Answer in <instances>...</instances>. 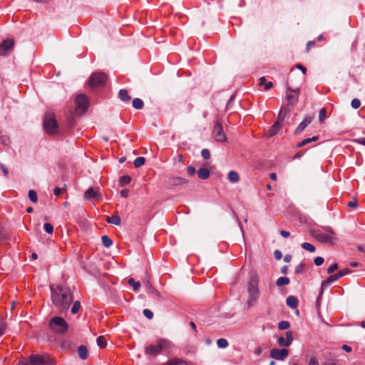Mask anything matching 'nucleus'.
Returning <instances> with one entry per match:
<instances>
[{"label":"nucleus","mask_w":365,"mask_h":365,"mask_svg":"<svg viewBox=\"0 0 365 365\" xmlns=\"http://www.w3.org/2000/svg\"><path fill=\"white\" fill-rule=\"evenodd\" d=\"M51 298L53 304L61 312L67 311L73 301L70 289L62 286L51 287Z\"/></svg>","instance_id":"nucleus-1"},{"label":"nucleus","mask_w":365,"mask_h":365,"mask_svg":"<svg viewBox=\"0 0 365 365\" xmlns=\"http://www.w3.org/2000/svg\"><path fill=\"white\" fill-rule=\"evenodd\" d=\"M311 235L319 242L323 243L332 244L336 240L335 233L329 227L324 228V231L320 230H313L311 231Z\"/></svg>","instance_id":"nucleus-2"},{"label":"nucleus","mask_w":365,"mask_h":365,"mask_svg":"<svg viewBox=\"0 0 365 365\" xmlns=\"http://www.w3.org/2000/svg\"><path fill=\"white\" fill-rule=\"evenodd\" d=\"M172 347V343L166 339H159L156 344H150L145 348V353L147 355H157L163 351L168 350Z\"/></svg>","instance_id":"nucleus-3"},{"label":"nucleus","mask_w":365,"mask_h":365,"mask_svg":"<svg viewBox=\"0 0 365 365\" xmlns=\"http://www.w3.org/2000/svg\"><path fill=\"white\" fill-rule=\"evenodd\" d=\"M50 329L58 334H63L68 330V324L60 317H52L48 322Z\"/></svg>","instance_id":"nucleus-4"},{"label":"nucleus","mask_w":365,"mask_h":365,"mask_svg":"<svg viewBox=\"0 0 365 365\" xmlns=\"http://www.w3.org/2000/svg\"><path fill=\"white\" fill-rule=\"evenodd\" d=\"M18 365H54V362L47 354H32L29 357V361H21Z\"/></svg>","instance_id":"nucleus-5"},{"label":"nucleus","mask_w":365,"mask_h":365,"mask_svg":"<svg viewBox=\"0 0 365 365\" xmlns=\"http://www.w3.org/2000/svg\"><path fill=\"white\" fill-rule=\"evenodd\" d=\"M45 131L49 135H55L58 133V123L54 119L53 114L46 115L43 121Z\"/></svg>","instance_id":"nucleus-6"},{"label":"nucleus","mask_w":365,"mask_h":365,"mask_svg":"<svg viewBox=\"0 0 365 365\" xmlns=\"http://www.w3.org/2000/svg\"><path fill=\"white\" fill-rule=\"evenodd\" d=\"M107 81V76L103 72L93 73L89 79L88 85L91 88L105 86Z\"/></svg>","instance_id":"nucleus-7"},{"label":"nucleus","mask_w":365,"mask_h":365,"mask_svg":"<svg viewBox=\"0 0 365 365\" xmlns=\"http://www.w3.org/2000/svg\"><path fill=\"white\" fill-rule=\"evenodd\" d=\"M75 113L78 115H82L88 109L89 103L87 97L84 94H79L76 96Z\"/></svg>","instance_id":"nucleus-8"},{"label":"nucleus","mask_w":365,"mask_h":365,"mask_svg":"<svg viewBox=\"0 0 365 365\" xmlns=\"http://www.w3.org/2000/svg\"><path fill=\"white\" fill-rule=\"evenodd\" d=\"M212 135L217 142H226L227 137L224 133L223 127L220 120H217L212 130Z\"/></svg>","instance_id":"nucleus-9"},{"label":"nucleus","mask_w":365,"mask_h":365,"mask_svg":"<svg viewBox=\"0 0 365 365\" xmlns=\"http://www.w3.org/2000/svg\"><path fill=\"white\" fill-rule=\"evenodd\" d=\"M248 292L250 294L249 303H251L252 301H255L259 295L257 277L255 276L252 277L249 283Z\"/></svg>","instance_id":"nucleus-10"},{"label":"nucleus","mask_w":365,"mask_h":365,"mask_svg":"<svg viewBox=\"0 0 365 365\" xmlns=\"http://www.w3.org/2000/svg\"><path fill=\"white\" fill-rule=\"evenodd\" d=\"M300 89H292L288 88L287 91L286 98L289 103L292 106H294L298 102Z\"/></svg>","instance_id":"nucleus-11"},{"label":"nucleus","mask_w":365,"mask_h":365,"mask_svg":"<svg viewBox=\"0 0 365 365\" xmlns=\"http://www.w3.org/2000/svg\"><path fill=\"white\" fill-rule=\"evenodd\" d=\"M289 355V351L286 349H272L270 350V357L276 360L282 361Z\"/></svg>","instance_id":"nucleus-12"},{"label":"nucleus","mask_w":365,"mask_h":365,"mask_svg":"<svg viewBox=\"0 0 365 365\" xmlns=\"http://www.w3.org/2000/svg\"><path fill=\"white\" fill-rule=\"evenodd\" d=\"M14 45V42L12 39L4 40L0 44V56L5 55L6 52L11 50Z\"/></svg>","instance_id":"nucleus-13"},{"label":"nucleus","mask_w":365,"mask_h":365,"mask_svg":"<svg viewBox=\"0 0 365 365\" xmlns=\"http://www.w3.org/2000/svg\"><path fill=\"white\" fill-rule=\"evenodd\" d=\"M84 197L88 200L96 199L98 201L101 200V195L98 190L93 187L88 188L84 193Z\"/></svg>","instance_id":"nucleus-14"},{"label":"nucleus","mask_w":365,"mask_h":365,"mask_svg":"<svg viewBox=\"0 0 365 365\" xmlns=\"http://www.w3.org/2000/svg\"><path fill=\"white\" fill-rule=\"evenodd\" d=\"M313 117H306L303 119V120L299 124L297 127L294 135H297L301 133L312 121Z\"/></svg>","instance_id":"nucleus-15"},{"label":"nucleus","mask_w":365,"mask_h":365,"mask_svg":"<svg viewBox=\"0 0 365 365\" xmlns=\"http://www.w3.org/2000/svg\"><path fill=\"white\" fill-rule=\"evenodd\" d=\"M188 180L181 177H173L170 179V183L173 186H182L186 185Z\"/></svg>","instance_id":"nucleus-16"},{"label":"nucleus","mask_w":365,"mask_h":365,"mask_svg":"<svg viewBox=\"0 0 365 365\" xmlns=\"http://www.w3.org/2000/svg\"><path fill=\"white\" fill-rule=\"evenodd\" d=\"M339 279V277H338V275H337V274H336H336H332V275H331V276H329V277L326 280H324V281H323V282H322V292L324 289H326L327 287H329V285L331 283H332V282H335V281L338 280Z\"/></svg>","instance_id":"nucleus-17"},{"label":"nucleus","mask_w":365,"mask_h":365,"mask_svg":"<svg viewBox=\"0 0 365 365\" xmlns=\"http://www.w3.org/2000/svg\"><path fill=\"white\" fill-rule=\"evenodd\" d=\"M286 303L292 309H295L298 306L299 301L294 296H289L286 299Z\"/></svg>","instance_id":"nucleus-18"},{"label":"nucleus","mask_w":365,"mask_h":365,"mask_svg":"<svg viewBox=\"0 0 365 365\" xmlns=\"http://www.w3.org/2000/svg\"><path fill=\"white\" fill-rule=\"evenodd\" d=\"M210 172L208 169L201 168L197 170V176L201 180H206L210 177Z\"/></svg>","instance_id":"nucleus-19"},{"label":"nucleus","mask_w":365,"mask_h":365,"mask_svg":"<svg viewBox=\"0 0 365 365\" xmlns=\"http://www.w3.org/2000/svg\"><path fill=\"white\" fill-rule=\"evenodd\" d=\"M78 353L81 359L85 360L88 358V349L86 346H84V345L80 346L78 349Z\"/></svg>","instance_id":"nucleus-20"},{"label":"nucleus","mask_w":365,"mask_h":365,"mask_svg":"<svg viewBox=\"0 0 365 365\" xmlns=\"http://www.w3.org/2000/svg\"><path fill=\"white\" fill-rule=\"evenodd\" d=\"M281 125H278L276 123H274V124L272 125V126L270 127L267 133V137H272L276 135L278 133V131L281 129Z\"/></svg>","instance_id":"nucleus-21"},{"label":"nucleus","mask_w":365,"mask_h":365,"mask_svg":"<svg viewBox=\"0 0 365 365\" xmlns=\"http://www.w3.org/2000/svg\"><path fill=\"white\" fill-rule=\"evenodd\" d=\"M318 140V137L317 136H313L312 138H305L302 141L298 143L296 145L297 148H302L304 145H306L307 144L309 143H312V142H315Z\"/></svg>","instance_id":"nucleus-22"},{"label":"nucleus","mask_w":365,"mask_h":365,"mask_svg":"<svg viewBox=\"0 0 365 365\" xmlns=\"http://www.w3.org/2000/svg\"><path fill=\"white\" fill-rule=\"evenodd\" d=\"M106 222L115 225H119L120 224V217L118 215H113L110 217H107Z\"/></svg>","instance_id":"nucleus-23"},{"label":"nucleus","mask_w":365,"mask_h":365,"mask_svg":"<svg viewBox=\"0 0 365 365\" xmlns=\"http://www.w3.org/2000/svg\"><path fill=\"white\" fill-rule=\"evenodd\" d=\"M286 115H287V111L282 108L279 110L277 118L274 123H276L278 125L282 126V124L286 117Z\"/></svg>","instance_id":"nucleus-24"},{"label":"nucleus","mask_w":365,"mask_h":365,"mask_svg":"<svg viewBox=\"0 0 365 365\" xmlns=\"http://www.w3.org/2000/svg\"><path fill=\"white\" fill-rule=\"evenodd\" d=\"M259 85L260 86H264V90L267 91L273 86V83L271 81L267 82L265 77H261L259 78Z\"/></svg>","instance_id":"nucleus-25"},{"label":"nucleus","mask_w":365,"mask_h":365,"mask_svg":"<svg viewBox=\"0 0 365 365\" xmlns=\"http://www.w3.org/2000/svg\"><path fill=\"white\" fill-rule=\"evenodd\" d=\"M228 179L231 182L235 183L240 180V177L237 172L232 170L228 173Z\"/></svg>","instance_id":"nucleus-26"},{"label":"nucleus","mask_w":365,"mask_h":365,"mask_svg":"<svg viewBox=\"0 0 365 365\" xmlns=\"http://www.w3.org/2000/svg\"><path fill=\"white\" fill-rule=\"evenodd\" d=\"M165 365H188L187 363L180 359H173L168 361Z\"/></svg>","instance_id":"nucleus-27"},{"label":"nucleus","mask_w":365,"mask_h":365,"mask_svg":"<svg viewBox=\"0 0 365 365\" xmlns=\"http://www.w3.org/2000/svg\"><path fill=\"white\" fill-rule=\"evenodd\" d=\"M119 98L123 101H128L130 99V96L128 95V91L126 89H120L118 93Z\"/></svg>","instance_id":"nucleus-28"},{"label":"nucleus","mask_w":365,"mask_h":365,"mask_svg":"<svg viewBox=\"0 0 365 365\" xmlns=\"http://www.w3.org/2000/svg\"><path fill=\"white\" fill-rule=\"evenodd\" d=\"M143 105H144L143 101L140 98H136L133 100V106L135 109L140 110V109L143 108Z\"/></svg>","instance_id":"nucleus-29"},{"label":"nucleus","mask_w":365,"mask_h":365,"mask_svg":"<svg viewBox=\"0 0 365 365\" xmlns=\"http://www.w3.org/2000/svg\"><path fill=\"white\" fill-rule=\"evenodd\" d=\"M102 243L106 247H109L113 244V240L107 235H103L101 237Z\"/></svg>","instance_id":"nucleus-30"},{"label":"nucleus","mask_w":365,"mask_h":365,"mask_svg":"<svg viewBox=\"0 0 365 365\" xmlns=\"http://www.w3.org/2000/svg\"><path fill=\"white\" fill-rule=\"evenodd\" d=\"M289 283V279L288 277H281L278 278V279L277 280V282H276V284L278 287L287 285Z\"/></svg>","instance_id":"nucleus-31"},{"label":"nucleus","mask_w":365,"mask_h":365,"mask_svg":"<svg viewBox=\"0 0 365 365\" xmlns=\"http://www.w3.org/2000/svg\"><path fill=\"white\" fill-rule=\"evenodd\" d=\"M129 285L133 287L134 291H138L140 289V284L139 282H135L133 278H130L128 281Z\"/></svg>","instance_id":"nucleus-32"},{"label":"nucleus","mask_w":365,"mask_h":365,"mask_svg":"<svg viewBox=\"0 0 365 365\" xmlns=\"http://www.w3.org/2000/svg\"><path fill=\"white\" fill-rule=\"evenodd\" d=\"M97 344L99 347L105 348L107 345V341L103 336H100L96 339Z\"/></svg>","instance_id":"nucleus-33"},{"label":"nucleus","mask_w":365,"mask_h":365,"mask_svg":"<svg viewBox=\"0 0 365 365\" xmlns=\"http://www.w3.org/2000/svg\"><path fill=\"white\" fill-rule=\"evenodd\" d=\"M131 181V178L128 175H124L120 178L119 184L120 186H124L129 184Z\"/></svg>","instance_id":"nucleus-34"},{"label":"nucleus","mask_w":365,"mask_h":365,"mask_svg":"<svg viewBox=\"0 0 365 365\" xmlns=\"http://www.w3.org/2000/svg\"><path fill=\"white\" fill-rule=\"evenodd\" d=\"M145 159L143 157H138L134 160V166L135 168H139L145 164Z\"/></svg>","instance_id":"nucleus-35"},{"label":"nucleus","mask_w":365,"mask_h":365,"mask_svg":"<svg viewBox=\"0 0 365 365\" xmlns=\"http://www.w3.org/2000/svg\"><path fill=\"white\" fill-rule=\"evenodd\" d=\"M29 198L34 203H36L37 202L38 197H37V194L35 190H30L29 191Z\"/></svg>","instance_id":"nucleus-36"},{"label":"nucleus","mask_w":365,"mask_h":365,"mask_svg":"<svg viewBox=\"0 0 365 365\" xmlns=\"http://www.w3.org/2000/svg\"><path fill=\"white\" fill-rule=\"evenodd\" d=\"M302 247L305 250H307L310 252H314L315 251V247L314 245H312V244L310 243H308V242H304L302 244Z\"/></svg>","instance_id":"nucleus-37"},{"label":"nucleus","mask_w":365,"mask_h":365,"mask_svg":"<svg viewBox=\"0 0 365 365\" xmlns=\"http://www.w3.org/2000/svg\"><path fill=\"white\" fill-rule=\"evenodd\" d=\"M217 344L218 347H220L221 349H225L228 346V342H227V339L221 338V339H217Z\"/></svg>","instance_id":"nucleus-38"},{"label":"nucleus","mask_w":365,"mask_h":365,"mask_svg":"<svg viewBox=\"0 0 365 365\" xmlns=\"http://www.w3.org/2000/svg\"><path fill=\"white\" fill-rule=\"evenodd\" d=\"M81 308V303L79 301H76L73 303V305L71 308V312L72 314H75L78 312L79 309Z\"/></svg>","instance_id":"nucleus-39"},{"label":"nucleus","mask_w":365,"mask_h":365,"mask_svg":"<svg viewBox=\"0 0 365 365\" xmlns=\"http://www.w3.org/2000/svg\"><path fill=\"white\" fill-rule=\"evenodd\" d=\"M289 323L287 321H282L278 324V328L282 330L287 329L289 327Z\"/></svg>","instance_id":"nucleus-40"},{"label":"nucleus","mask_w":365,"mask_h":365,"mask_svg":"<svg viewBox=\"0 0 365 365\" xmlns=\"http://www.w3.org/2000/svg\"><path fill=\"white\" fill-rule=\"evenodd\" d=\"M277 342L281 346H289L290 345V344L287 341L286 339L282 336L278 338Z\"/></svg>","instance_id":"nucleus-41"},{"label":"nucleus","mask_w":365,"mask_h":365,"mask_svg":"<svg viewBox=\"0 0 365 365\" xmlns=\"http://www.w3.org/2000/svg\"><path fill=\"white\" fill-rule=\"evenodd\" d=\"M326 113H327V110L325 108H322L320 109L319 110V120L320 121V123H323L325 118H326Z\"/></svg>","instance_id":"nucleus-42"},{"label":"nucleus","mask_w":365,"mask_h":365,"mask_svg":"<svg viewBox=\"0 0 365 365\" xmlns=\"http://www.w3.org/2000/svg\"><path fill=\"white\" fill-rule=\"evenodd\" d=\"M44 230L48 234H52L53 232V227L51 223H46L43 226Z\"/></svg>","instance_id":"nucleus-43"},{"label":"nucleus","mask_w":365,"mask_h":365,"mask_svg":"<svg viewBox=\"0 0 365 365\" xmlns=\"http://www.w3.org/2000/svg\"><path fill=\"white\" fill-rule=\"evenodd\" d=\"M351 107L354 109H357L361 106V102L358 98H354L351 102Z\"/></svg>","instance_id":"nucleus-44"},{"label":"nucleus","mask_w":365,"mask_h":365,"mask_svg":"<svg viewBox=\"0 0 365 365\" xmlns=\"http://www.w3.org/2000/svg\"><path fill=\"white\" fill-rule=\"evenodd\" d=\"M349 273H350V270L348 268H346V269H343L340 270L336 274H337L339 278H341V277L348 274Z\"/></svg>","instance_id":"nucleus-45"},{"label":"nucleus","mask_w":365,"mask_h":365,"mask_svg":"<svg viewBox=\"0 0 365 365\" xmlns=\"http://www.w3.org/2000/svg\"><path fill=\"white\" fill-rule=\"evenodd\" d=\"M1 143L5 145H8L10 143V139L6 135H1L0 137Z\"/></svg>","instance_id":"nucleus-46"},{"label":"nucleus","mask_w":365,"mask_h":365,"mask_svg":"<svg viewBox=\"0 0 365 365\" xmlns=\"http://www.w3.org/2000/svg\"><path fill=\"white\" fill-rule=\"evenodd\" d=\"M6 323L4 320L0 319V336L3 335L6 330Z\"/></svg>","instance_id":"nucleus-47"},{"label":"nucleus","mask_w":365,"mask_h":365,"mask_svg":"<svg viewBox=\"0 0 365 365\" xmlns=\"http://www.w3.org/2000/svg\"><path fill=\"white\" fill-rule=\"evenodd\" d=\"M337 269H338V264L337 263H334L333 264L330 265L327 268V272L329 274H331V273H333Z\"/></svg>","instance_id":"nucleus-48"},{"label":"nucleus","mask_w":365,"mask_h":365,"mask_svg":"<svg viewBox=\"0 0 365 365\" xmlns=\"http://www.w3.org/2000/svg\"><path fill=\"white\" fill-rule=\"evenodd\" d=\"M286 340L290 344L293 341L292 332L291 331H287V332H286Z\"/></svg>","instance_id":"nucleus-49"},{"label":"nucleus","mask_w":365,"mask_h":365,"mask_svg":"<svg viewBox=\"0 0 365 365\" xmlns=\"http://www.w3.org/2000/svg\"><path fill=\"white\" fill-rule=\"evenodd\" d=\"M143 314L146 318H148L149 319H151L153 317V312L148 309H145L143 310Z\"/></svg>","instance_id":"nucleus-50"},{"label":"nucleus","mask_w":365,"mask_h":365,"mask_svg":"<svg viewBox=\"0 0 365 365\" xmlns=\"http://www.w3.org/2000/svg\"><path fill=\"white\" fill-rule=\"evenodd\" d=\"M201 155L204 159H209L210 157V153L208 149H203L201 152Z\"/></svg>","instance_id":"nucleus-51"},{"label":"nucleus","mask_w":365,"mask_h":365,"mask_svg":"<svg viewBox=\"0 0 365 365\" xmlns=\"http://www.w3.org/2000/svg\"><path fill=\"white\" fill-rule=\"evenodd\" d=\"M308 365H319L318 359L316 356H312L308 362Z\"/></svg>","instance_id":"nucleus-52"},{"label":"nucleus","mask_w":365,"mask_h":365,"mask_svg":"<svg viewBox=\"0 0 365 365\" xmlns=\"http://www.w3.org/2000/svg\"><path fill=\"white\" fill-rule=\"evenodd\" d=\"M304 264L301 263V264H298L295 267V273H297V274L302 273L304 272Z\"/></svg>","instance_id":"nucleus-53"},{"label":"nucleus","mask_w":365,"mask_h":365,"mask_svg":"<svg viewBox=\"0 0 365 365\" xmlns=\"http://www.w3.org/2000/svg\"><path fill=\"white\" fill-rule=\"evenodd\" d=\"M322 365H341L336 361L334 359H329L324 361Z\"/></svg>","instance_id":"nucleus-54"},{"label":"nucleus","mask_w":365,"mask_h":365,"mask_svg":"<svg viewBox=\"0 0 365 365\" xmlns=\"http://www.w3.org/2000/svg\"><path fill=\"white\" fill-rule=\"evenodd\" d=\"M314 264L315 265L317 266H320L323 264L324 262V258L322 257H317L315 259H314Z\"/></svg>","instance_id":"nucleus-55"},{"label":"nucleus","mask_w":365,"mask_h":365,"mask_svg":"<svg viewBox=\"0 0 365 365\" xmlns=\"http://www.w3.org/2000/svg\"><path fill=\"white\" fill-rule=\"evenodd\" d=\"M187 170L188 175H190V176L194 175L195 173H196L195 168L192 165L188 166L187 168Z\"/></svg>","instance_id":"nucleus-56"},{"label":"nucleus","mask_w":365,"mask_h":365,"mask_svg":"<svg viewBox=\"0 0 365 365\" xmlns=\"http://www.w3.org/2000/svg\"><path fill=\"white\" fill-rule=\"evenodd\" d=\"M347 205L351 208H356L358 206L357 200L356 198L354 199L353 200L350 201Z\"/></svg>","instance_id":"nucleus-57"},{"label":"nucleus","mask_w":365,"mask_h":365,"mask_svg":"<svg viewBox=\"0 0 365 365\" xmlns=\"http://www.w3.org/2000/svg\"><path fill=\"white\" fill-rule=\"evenodd\" d=\"M353 141L354 143H358V144H361V145H365V137L364 138H361L354 139Z\"/></svg>","instance_id":"nucleus-58"},{"label":"nucleus","mask_w":365,"mask_h":365,"mask_svg":"<svg viewBox=\"0 0 365 365\" xmlns=\"http://www.w3.org/2000/svg\"><path fill=\"white\" fill-rule=\"evenodd\" d=\"M174 160L178 163L183 162V155L182 154H178L174 158Z\"/></svg>","instance_id":"nucleus-59"},{"label":"nucleus","mask_w":365,"mask_h":365,"mask_svg":"<svg viewBox=\"0 0 365 365\" xmlns=\"http://www.w3.org/2000/svg\"><path fill=\"white\" fill-rule=\"evenodd\" d=\"M315 44V41H309L307 43V46H306V51L307 52H309L311 49V47L313 46Z\"/></svg>","instance_id":"nucleus-60"},{"label":"nucleus","mask_w":365,"mask_h":365,"mask_svg":"<svg viewBox=\"0 0 365 365\" xmlns=\"http://www.w3.org/2000/svg\"><path fill=\"white\" fill-rule=\"evenodd\" d=\"M296 67L298 69H299L300 71H302V72L303 73L304 75L306 74L307 68L304 66H303L302 64H297Z\"/></svg>","instance_id":"nucleus-61"},{"label":"nucleus","mask_w":365,"mask_h":365,"mask_svg":"<svg viewBox=\"0 0 365 365\" xmlns=\"http://www.w3.org/2000/svg\"><path fill=\"white\" fill-rule=\"evenodd\" d=\"M0 168H1V170L3 171L4 175L6 176L9 173L7 168L2 163L0 164Z\"/></svg>","instance_id":"nucleus-62"},{"label":"nucleus","mask_w":365,"mask_h":365,"mask_svg":"<svg viewBox=\"0 0 365 365\" xmlns=\"http://www.w3.org/2000/svg\"><path fill=\"white\" fill-rule=\"evenodd\" d=\"M128 194H129L128 190L125 189V190H122L120 191V195L123 197H125V198L128 197Z\"/></svg>","instance_id":"nucleus-63"},{"label":"nucleus","mask_w":365,"mask_h":365,"mask_svg":"<svg viewBox=\"0 0 365 365\" xmlns=\"http://www.w3.org/2000/svg\"><path fill=\"white\" fill-rule=\"evenodd\" d=\"M280 235L284 237V238H287L289 237L290 235V233L288 232V231H285V230H281L280 231Z\"/></svg>","instance_id":"nucleus-64"}]
</instances>
